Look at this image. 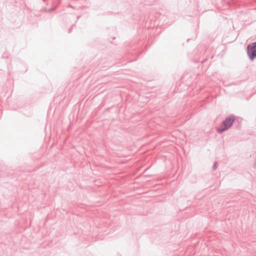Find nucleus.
<instances>
[{"label": "nucleus", "instance_id": "f257e3e1", "mask_svg": "<svg viewBox=\"0 0 256 256\" xmlns=\"http://www.w3.org/2000/svg\"><path fill=\"white\" fill-rule=\"evenodd\" d=\"M234 121V118L233 116H230L227 117L220 126V128H217V132L219 134H222L224 132L228 130Z\"/></svg>", "mask_w": 256, "mask_h": 256}, {"label": "nucleus", "instance_id": "f03ea898", "mask_svg": "<svg viewBox=\"0 0 256 256\" xmlns=\"http://www.w3.org/2000/svg\"><path fill=\"white\" fill-rule=\"evenodd\" d=\"M247 54L251 61L256 58V42L250 44L248 46Z\"/></svg>", "mask_w": 256, "mask_h": 256}, {"label": "nucleus", "instance_id": "7ed1b4c3", "mask_svg": "<svg viewBox=\"0 0 256 256\" xmlns=\"http://www.w3.org/2000/svg\"><path fill=\"white\" fill-rule=\"evenodd\" d=\"M55 8H50V9H48V10H45V11L46 12H52L54 11V10Z\"/></svg>", "mask_w": 256, "mask_h": 256}, {"label": "nucleus", "instance_id": "20e7f679", "mask_svg": "<svg viewBox=\"0 0 256 256\" xmlns=\"http://www.w3.org/2000/svg\"><path fill=\"white\" fill-rule=\"evenodd\" d=\"M212 169H213L214 170H216V162H215L214 164H213V166H212Z\"/></svg>", "mask_w": 256, "mask_h": 256}, {"label": "nucleus", "instance_id": "39448f33", "mask_svg": "<svg viewBox=\"0 0 256 256\" xmlns=\"http://www.w3.org/2000/svg\"><path fill=\"white\" fill-rule=\"evenodd\" d=\"M72 29V28H70V29L69 30V32H70Z\"/></svg>", "mask_w": 256, "mask_h": 256}, {"label": "nucleus", "instance_id": "423d86ee", "mask_svg": "<svg viewBox=\"0 0 256 256\" xmlns=\"http://www.w3.org/2000/svg\"><path fill=\"white\" fill-rule=\"evenodd\" d=\"M255 166H256V162H255Z\"/></svg>", "mask_w": 256, "mask_h": 256}]
</instances>
